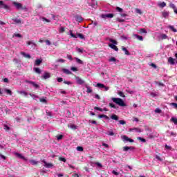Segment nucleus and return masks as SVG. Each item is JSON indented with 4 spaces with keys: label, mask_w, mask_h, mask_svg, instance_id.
Here are the masks:
<instances>
[{
    "label": "nucleus",
    "mask_w": 177,
    "mask_h": 177,
    "mask_svg": "<svg viewBox=\"0 0 177 177\" xmlns=\"http://www.w3.org/2000/svg\"><path fill=\"white\" fill-rule=\"evenodd\" d=\"M77 49V51L79 53H84V49L82 48H76Z\"/></svg>",
    "instance_id": "a18cd8bd"
},
{
    "label": "nucleus",
    "mask_w": 177,
    "mask_h": 177,
    "mask_svg": "<svg viewBox=\"0 0 177 177\" xmlns=\"http://www.w3.org/2000/svg\"><path fill=\"white\" fill-rule=\"evenodd\" d=\"M137 139L138 140H140L141 142H142V143H146V139L142 138V137H138Z\"/></svg>",
    "instance_id": "72a5a7b5"
},
{
    "label": "nucleus",
    "mask_w": 177,
    "mask_h": 177,
    "mask_svg": "<svg viewBox=\"0 0 177 177\" xmlns=\"http://www.w3.org/2000/svg\"><path fill=\"white\" fill-rule=\"evenodd\" d=\"M110 107H112V109H117V106L114 105L113 103H109Z\"/></svg>",
    "instance_id": "052dcab7"
},
{
    "label": "nucleus",
    "mask_w": 177,
    "mask_h": 177,
    "mask_svg": "<svg viewBox=\"0 0 177 177\" xmlns=\"http://www.w3.org/2000/svg\"><path fill=\"white\" fill-rule=\"evenodd\" d=\"M155 113H161V109L157 108L156 109H155Z\"/></svg>",
    "instance_id": "774afa93"
},
{
    "label": "nucleus",
    "mask_w": 177,
    "mask_h": 177,
    "mask_svg": "<svg viewBox=\"0 0 177 177\" xmlns=\"http://www.w3.org/2000/svg\"><path fill=\"white\" fill-rule=\"evenodd\" d=\"M162 17H164L165 19H167V17L169 16V12L165 10L162 12Z\"/></svg>",
    "instance_id": "dca6fc26"
},
{
    "label": "nucleus",
    "mask_w": 177,
    "mask_h": 177,
    "mask_svg": "<svg viewBox=\"0 0 177 177\" xmlns=\"http://www.w3.org/2000/svg\"><path fill=\"white\" fill-rule=\"evenodd\" d=\"M57 140H62V139H63V135H59L57 136Z\"/></svg>",
    "instance_id": "13d9d810"
},
{
    "label": "nucleus",
    "mask_w": 177,
    "mask_h": 177,
    "mask_svg": "<svg viewBox=\"0 0 177 177\" xmlns=\"http://www.w3.org/2000/svg\"><path fill=\"white\" fill-rule=\"evenodd\" d=\"M106 135H109V136H114V132H113V131H109L106 133Z\"/></svg>",
    "instance_id": "473e14b6"
},
{
    "label": "nucleus",
    "mask_w": 177,
    "mask_h": 177,
    "mask_svg": "<svg viewBox=\"0 0 177 177\" xmlns=\"http://www.w3.org/2000/svg\"><path fill=\"white\" fill-rule=\"evenodd\" d=\"M69 127H70L71 129H74V130H75V129H77V128H78V127H77V126L75 125V124H71V125L69 126Z\"/></svg>",
    "instance_id": "58836bf2"
},
{
    "label": "nucleus",
    "mask_w": 177,
    "mask_h": 177,
    "mask_svg": "<svg viewBox=\"0 0 177 177\" xmlns=\"http://www.w3.org/2000/svg\"><path fill=\"white\" fill-rule=\"evenodd\" d=\"M77 37H79V38H80V39H85V37H84V35L79 33L77 35Z\"/></svg>",
    "instance_id": "79ce46f5"
},
{
    "label": "nucleus",
    "mask_w": 177,
    "mask_h": 177,
    "mask_svg": "<svg viewBox=\"0 0 177 177\" xmlns=\"http://www.w3.org/2000/svg\"><path fill=\"white\" fill-rule=\"evenodd\" d=\"M19 93H20L21 95H23L24 96H27V95H28L27 93V92L24 91H19Z\"/></svg>",
    "instance_id": "4c0bfd02"
},
{
    "label": "nucleus",
    "mask_w": 177,
    "mask_h": 177,
    "mask_svg": "<svg viewBox=\"0 0 177 177\" xmlns=\"http://www.w3.org/2000/svg\"><path fill=\"white\" fill-rule=\"evenodd\" d=\"M71 71H78V69L74 66L71 68Z\"/></svg>",
    "instance_id": "e2e57ef3"
},
{
    "label": "nucleus",
    "mask_w": 177,
    "mask_h": 177,
    "mask_svg": "<svg viewBox=\"0 0 177 177\" xmlns=\"http://www.w3.org/2000/svg\"><path fill=\"white\" fill-rule=\"evenodd\" d=\"M33 70L35 71V73H37V74H41V73H42L39 68H34Z\"/></svg>",
    "instance_id": "c85d7f7f"
},
{
    "label": "nucleus",
    "mask_w": 177,
    "mask_h": 177,
    "mask_svg": "<svg viewBox=\"0 0 177 177\" xmlns=\"http://www.w3.org/2000/svg\"><path fill=\"white\" fill-rule=\"evenodd\" d=\"M14 37H17V38H23V36L20 35L19 33L15 34Z\"/></svg>",
    "instance_id": "de8ad7c7"
},
{
    "label": "nucleus",
    "mask_w": 177,
    "mask_h": 177,
    "mask_svg": "<svg viewBox=\"0 0 177 177\" xmlns=\"http://www.w3.org/2000/svg\"><path fill=\"white\" fill-rule=\"evenodd\" d=\"M169 28L173 31V32H177V30L174 27V26H169Z\"/></svg>",
    "instance_id": "2f4dec72"
},
{
    "label": "nucleus",
    "mask_w": 177,
    "mask_h": 177,
    "mask_svg": "<svg viewBox=\"0 0 177 177\" xmlns=\"http://www.w3.org/2000/svg\"><path fill=\"white\" fill-rule=\"evenodd\" d=\"M46 115H48V117H52V112H49V111H46Z\"/></svg>",
    "instance_id": "69168bd1"
},
{
    "label": "nucleus",
    "mask_w": 177,
    "mask_h": 177,
    "mask_svg": "<svg viewBox=\"0 0 177 177\" xmlns=\"http://www.w3.org/2000/svg\"><path fill=\"white\" fill-rule=\"evenodd\" d=\"M65 31H66V29L64 28V27L59 28L60 34H62V32H64Z\"/></svg>",
    "instance_id": "a19ab883"
},
{
    "label": "nucleus",
    "mask_w": 177,
    "mask_h": 177,
    "mask_svg": "<svg viewBox=\"0 0 177 177\" xmlns=\"http://www.w3.org/2000/svg\"><path fill=\"white\" fill-rule=\"evenodd\" d=\"M111 120H115V121H118V116L115 114H113L111 116Z\"/></svg>",
    "instance_id": "bb28decb"
},
{
    "label": "nucleus",
    "mask_w": 177,
    "mask_h": 177,
    "mask_svg": "<svg viewBox=\"0 0 177 177\" xmlns=\"http://www.w3.org/2000/svg\"><path fill=\"white\" fill-rule=\"evenodd\" d=\"M122 140H123V142H124V143H127V142H129V143H133V142H135V140L129 138L127 136H122Z\"/></svg>",
    "instance_id": "20e7f679"
},
{
    "label": "nucleus",
    "mask_w": 177,
    "mask_h": 177,
    "mask_svg": "<svg viewBox=\"0 0 177 177\" xmlns=\"http://www.w3.org/2000/svg\"><path fill=\"white\" fill-rule=\"evenodd\" d=\"M110 42H111L112 44H109V48H111V49H113V50H115V52H118V47H117L115 45H118V43L117 42V41L113 39H109Z\"/></svg>",
    "instance_id": "f03ea898"
},
{
    "label": "nucleus",
    "mask_w": 177,
    "mask_h": 177,
    "mask_svg": "<svg viewBox=\"0 0 177 177\" xmlns=\"http://www.w3.org/2000/svg\"><path fill=\"white\" fill-rule=\"evenodd\" d=\"M25 82H26V84H30V85H32V86H34L35 88H39V85L35 83V82L26 80Z\"/></svg>",
    "instance_id": "9d476101"
},
{
    "label": "nucleus",
    "mask_w": 177,
    "mask_h": 177,
    "mask_svg": "<svg viewBox=\"0 0 177 177\" xmlns=\"http://www.w3.org/2000/svg\"><path fill=\"white\" fill-rule=\"evenodd\" d=\"M40 102L41 103H46V100L45 98H40Z\"/></svg>",
    "instance_id": "0e129e2a"
},
{
    "label": "nucleus",
    "mask_w": 177,
    "mask_h": 177,
    "mask_svg": "<svg viewBox=\"0 0 177 177\" xmlns=\"http://www.w3.org/2000/svg\"><path fill=\"white\" fill-rule=\"evenodd\" d=\"M111 100L113 102V103H115L120 107H125V106H127L124 100H122L121 98L113 97Z\"/></svg>",
    "instance_id": "f257e3e1"
},
{
    "label": "nucleus",
    "mask_w": 177,
    "mask_h": 177,
    "mask_svg": "<svg viewBox=\"0 0 177 177\" xmlns=\"http://www.w3.org/2000/svg\"><path fill=\"white\" fill-rule=\"evenodd\" d=\"M25 82H26V84H30V85H32V86H34L35 88H39V85L35 83V82L26 80Z\"/></svg>",
    "instance_id": "1a4fd4ad"
},
{
    "label": "nucleus",
    "mask_w": 177,
    "mask_h": 177,
    "mask_svg": "<svg viewBox=\"0 0 177 177\" xmlns=\"http://www.w3.org/2000/svg\"><path fill=\"white\" fill-rule=\"evenodd\" d=\"M21 55L24 56V57H26V59H30L31 57V55L30 54H27L24 52H21Z\"/></svg>",
    "instance_id": "f3484780"
},
{
    "label": "nucleus",
    "mask_w": 177,
    "mask_h": 177,
    "mask_svg": "<svg viewBox=\"0 0 177 177\" xmlns=\"http://www.w3.org/2000/svg\"><path fill=\"white\" fill-rule=\"evenodd\" d=\"M171 121L175 124V125H177V118H171Z\"/></svg>",
    "instance_id": "e433bc0d"
},
{
    "label": "nucleus",
    "mask_w": 177,
    "mask_h": 177,
    "mask_svg": "<svg viewBox=\"0 0 177 177\" xmlns=\"http://www.w3.org/2000/svg\"><path fill=\"white\" fill-rule=\"evenodd\" d=\"M75 77L77 84H78V85H84V84H85V81L84 80L81 79L78 76H75Z\"/></svg>",
    "instance_id": "423d86ee"
},
{
    "label": "nucleus",
    "mask_w": 177,
    "mask_h": 177,
    "mask_svg": "<svg viewBox=\"0 0 177 177\" xmlns=\"http://www.w3.org/2000/svg\"><path fill=\"white\" fill-rule=\"evenodd\" d=\"M158 6H160V8H165V6H167V3L163 1L162 3H159Z\"/></svg>",
    "instance_id": "cd10ccee"
},
{
    "label": "nucleus",
    "mask_w": 177,
    "mask_h": 177,
    "mask_svg": "<svg viewBox=\"0 0 177 177\" xmlns=\"http://www.w3.org/2000/svg\"><path fill=\"white\" fill-rule=\"evenodd\" d=\"M129 150V147H123V151H128Z\"/></svg>",
    "instance_id": "680f3d73"
},
{
    "label": "nucleus",
    "mask_w": 177,
    "mask_h": 177,
    "mask_svg": "<svg viewBox=\"0 0 177 177\" xmlns=\"http://www.w3.org/2000/svg\"><path fill=\"white\" fill-rule=\"evenodd\" d=\"M69 32V35H71L72 38H77V36L73 33V30H70Z\"/></svg>",
    "instance_id": "f704fd0d"
},
{
    "label": "nucleus",
    "mask_w": 177,
    "mask_h": 177,
    "mask_svg": "<svg viewBox=\"0 0 177 177\" xmlns=\"http://www.w3.org/2000/svg\"><path fill=\"white\" fill-rule=\"evenodd\" d=\"M171 105L173 106V107H174L175 109H177V104H176V103L172 102V103L171 104Z\"/></svg>",
    "instance_id": "338daca9"
},
{
    "label": "nucleus",
    "mask_w": 177,
    "mask_h": 177,
    "mask_svg": "<svg viewBox=\"0 0 177 177\" xmlns=\"http://www.w3.org/2000/svg\"><path fill=\"white\" fill-rule=\"evenodd\" d=\"M133 130L136 132H138V133L143 132V131H142V130H140V129H138V128H134Z\"/></svg>",
    "instance_id": "864d4df0"
},
{
    "label": "nucleus",
    "mask_w": 177,
    "mask_h": 177,
    "mask_svg": "<svg viewBox=\"0 0 177 177\" xmlns=\"http://www.w3.org/2000/svg\"><path fill=\"white\" fill-rule=\"evenodd\" d=\"M75 19L76 21H78V23H81V21H82V17H81L80 15H76L75 17Z\"/></svg>",
    "instance_id": "6ab92c4d"
},
{
    "label": "nucleus",
    "mask_w": 177,
    "mask_h": 177,
    "mask_svg": "<svg viewBox=\"0 0 177 177\" xmlns=\"http://www.w3.org/2000/svg\"><path fill=\"white\" fill-rule=\"evenodd\" d=\"M96 86H97V88H99L100 89H104V91H107L109 89V86H104V84H103L102 83H97L96 84Z\"/></svg>",
    "instance_id": "39448f33"
},
{
    "label": "nucleus",
    "mask_w": 177,
    "mask_h": 177,
    "mask_svg": "<svg viewBox=\"0 0 177 177\" xmlns=\"http://www.w3.org/2000/svg\"><path fill=\"white\" fill-rule=\"evenodd\" d=\"M85 87L86 88V93H92V88H91V87H89V86H88V85H85Z\"/></svg>",
    "instance_id": "4be33fe9"
},
{
    "label": "nucleus",
    "mask_w": 177,
    "mask_h": 177,
    "mask_svg": "<svg viewBox=\"0 0 177 177\" xmlns=\"http://www.w3.org/2000/svg\"><path fill=\"white\" fill-rule=\"evenodd\" d=\"M15 156L19 158H21V160H24V161H28L27 158L24 157L21 153H16Z\"/></svg>",
    "instance_id": "f8f14e48"
},
{
    "label": "nucleus",
    "mask_w": 177,
    "mask_h": 177,
    "mask_svg": "<svg viewBox=\"0 0 177 177\" xmlns=\"http://www.w3.org/2000/svg\"><path fill=\"white\" fill-rule=\"evenodd\" d=\"M94 110H97L98 111H103V109L99 108L97 106H95Z\"/></svg>",
    "instance_id": "8fccbe9b"
},
{
    "label": "nucleus",
    "mask_w": 177,
    "mask_h": 177,
    "mask_svg": "<svg viewBox=\"0 0 177 177\" xmlns=\"http://www.w3.org/2000/svg\"><path fill=\"white\" fill-rule=\"evenodd\" d=\"M133 37H135V38H137V39H138V41H143V37L140 36L137 34H133Z\"/></svg>",
    "instance_id": "aec40b11"
},
{
    "label": "nucleus",
    "mask_w": 177,
    "mask_h": 177,
    "mask_svg": "<svg viewBox=\"0 0 177 177\" xmlns=\"http://www.w3.org/2000/svg\"><path fill=\"white\" fill-rule=\"evenodd\" d=\"M27 45H33L34 46H37V44L33 41H27Z\"/></svg>",
    "instance_id": "c03bdc74"
},
{
    "label": "nucleus",
    "mask_w": 177,
    "mask_h": 177,
    "mask_svg": "<svg viewBox=\"0 0 177 177\" xmlns=\"http://www.w3.org/2000/svg\"><path fill=\"white\" fill-rule=\"evenodd\" d=\"M42 63V59H36L35 61V66H39Z\"/></svg>",
    "instance_id": "5701e85b"
},
{
    "label": "nucleus",
    "mask_w": 177,
    "mask_h": 177,
    "mask_svg": "<svg viewBox=\"0 0 177 177\" xmlns=\"http://www.w3.org/2000/svg\"><path fill=\"white\" fill-rule=\"evenodd\" d=\"M101 17H102V19H113L114 14H103L101 15Z\"/></svg>",
    "instance_id": "0eeeda50"
},
{
    "label": "nucleus",
    "mask_w": 177,
    "mask_h": 177,
    "mask_svg": "<svg viewBox=\"0 0 177 177\" xmlns=\"http://www.w3.org/2000/svg\"><path fill=\"white\" fill-rule=\"evenodd\" d=\"M119 124L120 125H125V124H127V122H125V120H119Z\"/></svg>",
    "instance_id": "49530a36"
},
{
    "label": "nucleus",
    "mask_w": 177,
    "mask_h": 177,
    "mask_svg": "<svg viewBox=\"0 0 177 177\" xmlns=\"http://www.w3.org/2000/svg\"><path fill=\"white\" fill-rule=\"evenodd\" d=\"M98 118H105L106 120H109V116L106 115H99Z\"/></svg>",
    "instance_id": "7c9ffc66"
},
{
    "label": "nucleus",
    "mask_w": 177,
    "mask_h": 177,
    "mask_svg": "<svg viewBox=\"0 0 177 177\" xmlns=\"http://www.w3.org/2000/svg\"><path fill=\"white\" fill-rule=\"evenodd\" d=\"M41 162H44V167L46 168H52V167H53V165L52 163H48L45 160H41Z\"/></svg>",
    "instance_id": "9b49d317"
},
{
    "label": "nucleus",
    "mask_w": 177,
    "mask_h": 177,
    "mask_svg": "<svg viewBox=\"0 0 177 177\" xmlns=\"http://www.w3.org/2000/svg\"><path fill=\"white\" fill-rule=\"evenodd\" d=\"M122 50L123 52H124V54L127 55V56H129L131 53H129V51L127 49V48L122 46Z\"/></svg>",
    "instance_id": "2eb2a0df"
},
{
    "label": "nucleus",
    "mask_w": 177,
    "mask_h": 177,
    "mask_svg": "<svg viewBox=\"0 0 177 177\" xmlns=\"http://www.w3.org/2000/svg\"><path fill=\"white\" fill-rule=\"evenodd\" d=\"M29 162H30L32 165H37V164H38V161L34 160H29Z\"/></svg>",
    "instance_id": "c756f323"
},
{
    "label": "nucleus",
    "mask_w": 177,
    "mask_h": 177,
    "mask_svg": "<svg viewBox=\"0 0 177 177\" xmlns=\"http://www.w3.org/2000/svg\"><path fill=\"white\" fill-rule=\"evenodd\" d=\"M41 20H43V21H46V23H50V20L46 19V17H41Z\"/></svg>",
    "instance_id": "37998d69"
},
{
    "label": "nucleus",
    "mask_w": 177,
    "mask_h": 177,
    "mask_svg": "<svg viewBox=\"0 0 177 177\" xmlns=\"http://www.w3.org/2000/svg\"><path fill=\"white\" fill-rule=\"evenodd\" d=\"M59 161H62L63 162H66V158L62 157L59 158Z\"/></svg>",
    "instance_id": "bf43d9fd"
},
{
    "label": "nucleus",
    "mask_w": 177,
    "mask_h": 177,
    "mask_svg": "<svg viewBox=\"0 0 177 177\" xmlns=\"http://www.w3.org/2000/svg\"><path fill=\"white\" fill-rule=\"evenodd\" d=\"M41 78L44 80H48V78H50V73H44V75L41 76Z\"/></svg>",
    "instance_id": "ddd939ff"
},
{
    "label": "nucleus",
    "mask_w": 177,
    "mask_h": 177,
    "mask_svg": "<svg viewBox=\"0 0 177 177\" xmlns=\"http://www.w3.org/2000/svg\"><path fill=\"white\" fill-rule=\"evenodd\" d=\"M77 151H84V148L82 147H77Z\"/></svg>",
    "instance_id": "09e8293b"
},
{
    "label": "nucleus",
    "mask_w": 177,
    "mask_h": 177,
    "mask_svg": "<svg viewBox=\"0 0 177 177\" xmlns=\"http://www.w3.org/2000/svg\"><path fill=\"white\" fill-rule=\"evenodd\" d=\"M109 62H117V59H115V57H112L109 59Z\"/></svg>",
    "instance_id": "5fc2aeb1"
},
{
    "label": "nucleus",
    "mask_w": 177,
    "mask_h": 177,
    "mask_svg": "<svg viewBox=\"0 0 177 177\" xmlns=\"http://www.w3.org/2000/svg\"><path fill=\"white\" fill-rule=\"evenodd\" d=\"M12 21H14L15 24H21V19H17V18L12 19Z\"/></svg>",
    "instance_id": "a211bd4d"
},
{
    "label": "nucleus",
    "mask_w": 177,
    "mask_h": 177,
    "mask_svg": "<svg viewBox=\"0 0 177 177\" xmlns=\"http://www.w3.org/2000/svg\"><path fill=\"white\" fill-rule=\"evenodd\" d=\"M168 62L171 64V65H174L175 64V59L172 57H169L168 59Z\"/></svg>",
    "instance_id": "b1692460"
},
{
    "label": "nucleus",
    "mask_w": 177,
    "mask_h": 177,
    "mask_svg": "<svg viewBox=\"0 0 177 177\" xmlns=\"http://www.w3.org/2000/svg\"><path fill=\"white\" fill-rule=\"evenodd\" d=\"M0 8L1 9H6V10H10V6L5 4V3H3V1H2V3L0 5Z\"/></svg>",
    "instance_id": "6e6552de"
},
{
    "label": "nucleus",
    "mask_w": 177,
    "mask_h": 177,
    "mask_svg": "<svg viewBox=\"0 0 177 177\" xmlns=\"http://www.w3.org/2000/svg\"><path fill=\"white\" fill-rule=\"evenodd\" d=\"M119 96H120L121 97H125V95H124V93H122V91H120L118 93Z\"/></svg>",
    "instance_id": "3c124183"
},
{
    "label": "nucleus",
    "mask_w": 177,
    "mask_h": 177,
    "mask_svg": "<svg viewBox=\"0 0 177 177\" xmlns=\"http://www.w3.org/2000/svg\"><path fill=\"white\" fill-rule=\"evenodd\" d=\"M112 174H113V175L115 176H118V175H120V173L115 171V170L112 171Z\"/></svg>",
    "instance_id": "4d7b16f0"
},
{
    "label": "nucleus",
    "mask_w": 177,
    "mask_h": 177,
    "mask_svg": "<svg viewBox=\"0 0 177 177\" xmlns=\"http://www.w3.org/2000/svg\"><path fill=\"white\" fill-rule=\"evenodd\" d=\"M62 71H63V73H64V74H67V75L72 74L71 71L66 68H63Z\"/></svg>",
    "instance_id": "412c9836"
},
{
    "label": "nucleus",
    "mask_w": 177,
    "mask_h": 177,
    "mask_svg": "<svg viewBox=\"0 0 177 177\" xmlns=\"http://www.w3.org/2000/svg\"><path fill=\"white\" fill-rule=\"evenodd\" d=\"M76 62L79 64H84V62H82V60L80 59L79 58H76Z\"/></svg>",
    "instance_id": "ea45409f"
},
{
    "label": "nucleus",
    "mask_w": 177,
    "mask_h": 177,
    "mask_svg": "<svg viewBox=\"0 0 177 177\" xmlns=\"http://www.w3.org/2000/svg\"><path fill=\"white\" fill-rule=\"evenodd\" d=\"M156 85H158L159 86H164V84L162 82H156Z\"/></svg>",
    "instance_id": "6e6d98bb"
},
{
    "label": "nucleus",
    "mask_w": 177,
    "mask_h": 177,
    "mask_svg": "<svg viewBox=\"0 0 177 177\" xmlns=\"http://www.w3.org/2000/svg\"><path fill=\"white\" fill-rule=\"evenodd\" d=\"M140 32H141L142 34H147V30H146V29L145 28H141L140 29Z\"/></svg>",
    "instance_id": "c9c22d12"
},
{
    "label": "nucleus",
    "mask_w": 177,
    "mask_h": 177,
    "mask_svg": "<svg viewBox=\"0 0 177 177\" xmlns=\"http://www.w3.org/2000/svg\"><path fill=\"white\" fill-rule=\"evenodd\" d=\"M159 38L160 39H167V38H168V36H167V35L165 34H161L160 35Z\"/></svg>",
    "instance_id": "393cba45"
},
{
    "label": "nucleus",
    "mask_w": 177,
    "mask_h": 177,
    "mask_svg": "<svg viewBox=\"0 0 177 177\" xmlns=\"http://www.w3.org/2000/svg\"><path fill=\"white\" fill-rule=\"evenodd\" d=\"M12 5L15 6L16 9L17 10L21 9V10H27V7L26 6L23 7V5L20 3L14 1L12 2Z\"/></svg>",
    "instance_id": "7ed1b4c3"
},
{
    "label": "nucleus",
    "mask_w": 177,
    "mask_h": 177,
    "mask_svg": "<svg viewBox=\"0 0 177 177\" xmlns=\"http://www.w3.org/2000/svg\"><path fill=\"white\" fill-rule=\"evenodd\" d=\"M116 10H118V12H120V13H122V11H123L122 8L120 7H117Z\"/></svg>",
    "instance_id": "603ef678"
},
{
    "label": "nucleus",
    "mask_w": 177,
    "mask_h": 177,
    "mask_svg": "<svg viewBox=\"0 0 177 177\" xmlns=\"http://www.w3.org/2000/svg\"><path fill=\"white\" fill-rule=\"evenodd\" d=\"M3 92H6V93H8V95H10V96H12V91L8 89V88H4L3 90Z\"/></svg>",
    "instance_id": "a878e982"
},
{
    "label": "nucleus",
    "mask_w": 177,
    "mask_h": 177,
    "mask_svg": "<svg viewBox=\"0 0 177 177\" xmlns=\"http://www.w3.org/2000/svg\"><path fill=\"white\" fill-rule=\"evenodd\" d=\"M167 136H176V133H174V131H167Z\"/></svg>",
    "instance_id": "4468645a"
}]
</instances>
